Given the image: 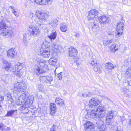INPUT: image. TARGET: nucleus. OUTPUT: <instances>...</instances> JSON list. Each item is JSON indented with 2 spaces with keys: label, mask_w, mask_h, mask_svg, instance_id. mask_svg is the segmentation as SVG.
<instances>
[{
  "label": "nucleus",
  "mask_w": 131,
  "mask_h": 131,
  "mask_svg": "<svg viewBox=\"0 0 131 131\" xmlns=\"http://www.w3.org/2000/svg\"><path fill=\"white\" fill-rule=\"evenodd\" d=\"M2 62L3 63V68L7 71L14 72L15 70L21 69L23 68V63L18 62L16 63L15 66L12 67L10 63L6 60L3 59Z\"/></svg>",
  "instance_id": "nucleus-1"
},
{
  "label": "nucleus",
  "mask_w": 131,
  "mask_h": 131,
  "mask_svg": "<svg viewBox=\"0 0 131 131\" xmlns=\"http://www.w3.org/2000/svg\"><path fill=\"white\" fill-rule=\"evenodd\" d=\"M3 29L1 34L5 36L11 37L14 35V33L11 28L7 27L4 21L2 20L0 22V30Z\"/></svg>",
  "instance_id": "nucleus-2"
},
{
  "label": "nucleus",
  "mask_w": 131,
  "mask_h": 131,
  "mask_svg": "<svg viewBox=\"0 0 131 131\" xmlns=\"http://www.w3.org/2000/svg\"><path fill=\"white\" fill-rule=\"evenodd\" d=\"M14 86L13 92L17 94L19 92H24L26 88V84L24 81L15 83Z\"/></svg>",
  "instance_id": "nucleus-3"
},
{
  "label": "nucleus",
  "mask_w": 131,
  "mask_h": 131,
  "mask_svg": "<svg viewBox=\"0 0 131 131\" xmlns=\"http://www.w3.org/2000/svg\"><path fill=\"white\" fill-rule=\"evenodd\" d=\"M89 65L94 71L99 73L101 72L102 71L101 66L99 63V61L97 60L93 59L90 62Z\"/></svg>",
  "instance_id": "nucleus-4"
},
{
  "label": "nucleus",
  "mask_w": 131,
  "mask_h": 131,
  "mask_svg": "<svg viewBox=\"0 0 131 131\" xmlns=\"http://www.w3.org/2000/svg\"><path fill=\"white\" fill-rule=\"evenodd\" d=\"M29 32L31 36L36 37L40 34V30L38 28L34 26L30 25L29 26Z\"/></svg>",
  "instance_id": "nucleus-5"
},
{
  "label": "nucleus",
  "mask_w": 131,
  "mask_h": 131,
  "mask_svg": "<svg viewBox=\"0 0 131 131\" xmlns=\"http://www.w3.org/2000/svg\"><path fill=\"white\" fill-rule=\"evenodd\" d=\"M114 112L113 111H111L107 113L106 121L107 125H111L113 123L114 121V120L113 119Z\"/></svg>",
  "instance_id": "nucleus-6"
},
{
  "label": "nucleus",
  "mask_w": 131,
  "mask_h": 131,
  "mask_svg": "<svg viewBox=\"0 0 131 131\" xmlns=\"http://www.w3.org/2000/svg\"><path fill=\"white\" fill-rule=\"evenodd\" d=\"M99 12L95 9H92L88 12V18L89 20H92L98 17Z\"/></svg>",
  "instance_id": "nucleus-7"
},
{
  "label": "nucleus",
  "mask_w": 131,
  "mask_h": 131,
  "mask_svg": "<svg viewBox=\"0 0 131 131\" xmlns=\"http://www.w3.org/2000/svg\"><path fill=\"white\" fill-rule=\"evenodd\" d=\"M99 22L102 24H106L109 23L110 21V17L105 15H102L98 18Z\"/></svg>",
  "instance_id": "nucleus-8"
},
{
  "label": "nucleus",
  "mask_w": 131,
  "mask_h": 131,
  "mask_svg": "<svg viewBox=\"0 0 131 131\" xmlns=\"http://www.w3.org/2000/svg\"><path fill=\"white\" fill-rule=\"evenodd\" d=\"M124 25L123 22H120L117 24L116 30L118 32L116 36V37H120L122 35L123 31Z\"/></svg>",
  "instance_id": "nucleus-9"
},
{
  "label": "nucleus",
  "mask_w": 131,
  "mask_h": 131,
  "mask_svg": "<svg viewBox=\"0 0 131 131\" xmlns=\"http://www.w3.org/2000/svg\"><path fill=\"white\" fill-rule=\"evenodd\" d=\"M46 42H43L42 45V47L40 49V53L42 55L45 57H48L50 56V52L45 49L48 47V46H45V43Z\"/></svg>",
  "instance_id": "nucleus-10"
},
{
  "label": "nucleus",
  "mask_w": 131,
  "mask_h": 131,
  "mask_svg": "<svg viewBox=\"0 0 131 131\" xmlns=\"http://www.w3.org/2000/svg\"><path fill=\"white\" fill-rule=\"evenodd\" d=\"M96 114L99 116V118H101L105 115V108L102 106H99L97 108L96 110Z\"/></svg>",
  "instance_id": "nucleus-11"
},
{
  "label": "nucleus",
  "mask_w": 131,
  "mask_h": 131,
  "mask_svg": "<svg viewBox=\"0 0 131 131\" xmlns=\"http://www.w3.org/2000/svg\"><path fill=\"white\" fill-rule=\"evenodd\" d=\"M85 131H91L94 130L95 126L91 122L87 121L84 125Z\"/></svg>",
  "instance_id": "nucleus-12"
},
{
  "label": "nucleus",
  "mask_w": 131,
  "mask_h": 131,
  "mask_svg": "<svg viewBox=\"0 0 131 131\" xmlns=\"http://www.w3.org/2000/svg\"><path fill=\"white\" fill-rule=\"evenodd\" d=\"M100 103L99 101L97 99L92 98L89 101V106L91 108H93L97 105Z\"/></svg>",
  "instance_id": "nucleus-13"
},
{
  "label": "nucleus",
  "mask_w": 131,
  "mask_h": 131,
  "mask_svg": "<svg viewBox=\"0 0 131 131\" xmlns=\"http://www.w3.org/2000/svg\"><path fill=\"white\" fill-rule=\"evenodd\" d=\"M46 13L41 11L37 10L36 11L35 15L36 17L38 19L41 20L45 19Z\"/></svg>",
  "instance_id": "nucleus-14"
},
{
  "label": "nucleus",
  "mask_w": 131,
  "mask_h": 131,
  "mask_svg": "<svg viewBox=\"0 0 131 131\" xmlns=\"http://www.w3.org/2000/svg\"><path fill=\"white\" fill-rule=\"evenodd\" d=\"M16 53L15 49L14 48H12L8 51L7 55L9 57L12 58L16 56Z\"/></svg>",
  "instance_id": "nucleus-15"
},
{
  "label": "nucleus",
  "mask_w": 131,
  "mask_h": 131,
  "mask_svg": "<svg viewBox=\"0 0 131 131\" xmlns=\"http://www.w3.org/2000/svg\"><path fill=\"white\" fill-rule=\"evenodd\" d=\"M78 53L76 49L72 47H70L69 48V55L70 57L75 56Z\"/></svg>",
  "instance_id": "nucleus-16"
},
{
  "label": "nucleus",
  "mask_w": 131,
  "mask_h": 131,
  "mask_svg": "<svg viewBox=\"0 0 131 131\" xmlns=\"http://www.w3.org/2000/svg\"><path fill=\"white\" fill-rule=\"evenodd\" d=\"M34 100V96L32 95L29 96L28 97L27 99L25 101V105L27 106H29L31 105Z\"/></svg>",
  "instance_id": "nucleus-17"
},
{
  "label": "nucleus",
  "mask_w": 131,
  "mask_h": 131,
  "mask_svg": "<svg viewBox=\"0 0 131 131\" xmlns=\"http://www.w3.org/2000/svg\"><path fill=\"white\" fill-rule=\"evenodd\" d=\"M51 48L53 52L54 53H58L60 51V47L58 44L52 45L51 46Z\"/></svg>",
  "instance_id": "nucleus-18"
},
{
  "label": "nucleus",
  "mask_w": 131,
  "mask_h": 131,
  "mask_svg": "<svg viewBox=\"0 0 131 131\" xmlns=\"http://www.w3.org/2000/svg\"><path fill=\"white\" fill-rule=\"evenodd\" d=\"M50 113L52 115L55 114L56 111V104L54 103H51L50 106Z\"/></svg>",
  "instance_id": "nucleus-19"
},
{
  "label": "nucleus",
  "mask_w": 131,
  "mask_h": 131,
  "mask_svg": "<svg viewBox=\"0 0 131 131\" xmlns=\"http://www.w3.org/2000/svg\"><path fill=\"white\" fill-rule=\"evenodd\" d=\"M124 75L125 77L128 78H131V67H128L126 70Z\"/></svg>",
  "instance_id": "nucleus-20"
},
{
  "label": "nucleus",
  "mask_w": 131,
  "mask_h": 131,
  "mask_svg": "<svg viewBox=\"0 0 131 131\" xmlns=\"http://www.w3.org/2000/svg\"><path fill=\"white\" fill-rule=\"evenodd\" d=\"M55 102L57 104L61 106L64 104L63 100L60 97L57 98L55 99Z\"/></svg>",
  "instance_id": "nucleus-21"
},
{
  "label": "nucleus",
  "mask_w": 131,
  "mask_h": 131,
  "mask_svg": "<svg viewBox=\"0 0 131 131\" xmlns=\"http://www.w3.org/2000/svg\"><path fill=\"white\" fill-rule=\"evenodd\" d=\"M17 110H10L8 111L6 115L7 116H13L17 114Z\"/></svg>",
  "instance_id": "nucleus-22"
},
{
  "label": "nucleus",
  "mask_w": 131,
  "mask_h": 131,
  "mask_svg": "<svg viewBox=\"0 0 131 131\" xmlns=\"http://www.w3.org/2000/svg\"><path fill=\"white\" fill-rule=\"evenodd\" d=\"M52 0H34L36 3L41 5H43L45 4L47 2L50 1Z\"/></svg>",
  "instance_id": "nucleus-23"
},
{
  "label": "nucleus",
  "mask_w": 131,
  "mask_h": 131,
  "mask_svg": "<svg viewBox=\"0 0 131 131\" xmlns=\"http://www.w3.org/2000/svg\"><path fill=\"white\" fill-rule=\"evenodd\" d=\"M89 115L90 118H99V116L96 114V110H95L93 109L92 110Z\"/></svg>",
  "instance_id": "nucleus-24"
},
{
  "label": "nucleus",
  "mask_w": 131,
  "mask_h": 131,
  "mask_svg": "<svg viewBox=\"0 0 131 131\" xmlns=\"http://www.w3.org/2000/svg\"><path fill=\"white\" fill-rule=\"evenodd\" d=\"M21 69H19L17 70V69L15 70V71L13 72L14 74H15L16 76L19 77H23L24 76V73L22 71L20 72V70Z\"/></svg>",
  "instance_id": "nucleus-25"
},
{
  "label": "nucleus",
  "mask_w": 131,
  "mask_h": 131,
  "mask_svg": "<svg viewBox=\"0 0 131 131\" xmlns=\"http://www.w3.org/2000/svg\"><path fill=\"white\" fill-rule=\"evenodd\" d=\"M49 25L53 27L56 26L58 24V20L56 19H52L48 22Z\"/></svg>",
  "instance_id": "nucleus-26"
},
{
  "label": "nucleus",
  "mask_w": 131,
  "mask_h": 131,
  "mask_svg": "<svg viewBox=\"0 0 131 131\" xmlns=\"http://www.w3.org/2000/svg\"><path fill=\"white\" fill-rule=\"evenodd\" d=\"M60 29L62 32H65L67 30V25L65 24L62 23L60 25Z\"/></svg>",
  "instance_id": "nucleus-27"
},
{
  "label": "nucleus",
  "mask_w": 131,
  "mask_h": 131,
  "mask_svg": "<svg viewBox=\"0 0 131 131\" xmlns=\"http://www.w3.org/2000/svg\"><path fill=\"white\" fill-rule=\"evenodd\" d=\"M105 66L106 69H107L111 70L113 69L114 68L113 64L110 62L106 63Z\"/></svg>",
  "instance_id": "nucleus-28"
},
{
  "label": "nucleus",
  "mask_w": 131,
  "mask_h": 131,
  "mask_svg": "<svg viewBox=\"0 0 131 131\" xmlns=\"http://www.w3.org/2000/svg\"><path fill=\"white\" fill-rule=\"evenodd\" d=\"M34 71L35 73L38 75H39L42 73V71L37 66L35 68Z\"/></svg>",
  "instance_id": "nucleus-29"
},
{
  "label": "nucleus",
  "mask_w": 131,
  "mask_h": 131,
  "mask_svg": "<svg viewBox=\"0 0 131 131\" xmlns=\"http://www.w3.org/2000/svg\"><path fill=\"white\" fill-rule=\"evenodd\" d=\"M57 34V33L56 31H53L50 35L48 36V37L51 40L52 39H54L56 38Z\"/></svg>",
  "instance_id": "nucleus-30"
},
{
  "label": "nucleus",
  "mask_w": 131,
  "mask_h": 131,
  "mask_svg": "<svg viewBox=\"0 0 131 131\" xmlns=\"http://www.w3.org/2000/svg\"><path fill=\"white\" fill-rule=\"evenodd\" d=\"M46 83L50 84H51V82L53 80V78L50 75H46Z\"/></svg>",
  "instance_id": "nucleus-31"
},
{
  "label": "nucleus",
  "mask_w": 131,
  "mask_h": 131,
  "mask_svg": "<svg viewBox=\"0 0 131 131\" xmlns=\"http://www.w3.org/2000/svg\"><path fill=\"white\" fill-rule=\"evenodd\" d=\"M80 63L81 62L79 60H77V62H74L73 64V68L75 69H78Z\"/></svg>",
  "instance_id": "nucleus-32"
},
{
  "label": "nucleus",
  "mask_w": 131,
  "mask_h": 131,
  "mask_svg": "<svg viewBox=\"0 0 131 131\" xmlns=\"http://www.w3.org/2000/svg\"><path fill=\"white\" fill-rule=\"evenodd\" d=\"M9 12L8 14L5 13V15H4V19L7 22H9L10 21V19L9 16Z\"/></svg>",
  "instance_id": "nucleus-33"
},
{
  "label": "nucleus",
  "mask_w": 131,
  "mask_h": 131,
  "mask_svg": "<svg viewBox=\"0 0 131 131\" xmlns=\"http://www.w3.org/2000/svg\"><path fill=\"white\" fill-rule=\"evenodd\" d=\"M57 61L56 59L51 58L49 60V62L50 64L54 66L56 65Z\"/></svg>",
  "instance_id": "nucleus-34"
},
{
  "label": "nucleus",
  "mask_w": 131,
  "mask_h": 131,
  "mask_svg": "<svg viewBox=\"0 0 131 131\" xmlns=\"http://www.w3.org/2000/svg\"><path fill=\"white\" fill-rule=\"evenodd\" d=\"M109 48L110 50L113 52H115L118 49L117 48L115 44H113L110 46Z\"/></svg>",
  "instance_id": "nucleus-35"
},
{
  "label": "nucleus",
  "mask_w": 131,
  "mask_h": 131,
  "mask_svg": "<svg viewBox=\"0 0 131 131\" xmlns=\"http://www.w3.org/2000/svg\"><path fill=\"white\" fill-rule=\"evenodd\" d=\"M40 65L42 66V70L44 72H45L46 71L48 70V69L47 68V65L45 64L44 63H40Z\"/></svg>",
  "instance_id": "nucleus-36"
},
{
  "label": "nucleus",
  "mask_w": 131,
  "mask_h": 131,
  "mask_svg": "<svg viewBox=\"0 0 131 131\" xmlns=\"http://www.w3.org/2000/svg\"><path fill=\"white\" fill-rule=\"evenodd\" d=\"M27 96H26V94L25 92L21 94L19 97L20 99L22 100L23 102L25 100Z\"/></svg>",
  "instance_id": "nucleus-37"
},
{
  "label": "nucleus",
  "mask_w": 131,
  "mask_h": 131,
  "mask_svg": "<svg viewBox=\"0 0 131 131\" xmlns=\"http://www.w3.org/2000/svg\"><path fill=\"white\" fill-rule=\"evenodd\" d=\"M6 96L7 100L8 101H9L10 102V103L12 104L14 101V100L11 94L9 93H7Z\"/></svg>",
  "instance_id": "nucleus-38"
},
{
  "label": "nucleus",
  "mask_w": 131,
  "mask_h": 131,
  "mask_svg": "<svg viewBox=\"0 0 131 131\" xmlns=\"http://www.w3.org/2000/svg\"><path fill=\"white\" fill-rule=\"evenodd\" d=\"M123 92L126 96H128L129 94H130V92L127 89L124 88L123 90Z\"/></svg>",
  "instance_id": "nucleus-39"
},
{
  "label": "nucleus",
  "mask_w": 131,
  "mask_h": 131,
  "mask_svg": "<svg viewBox=\"0 0 131 131\" xmlns=\"http://www.w3.org/2000/svg\"><path fill=\"white\" fill-rule=\"evenodd\" d=\"M11 76L9 74H6L3 75L2 77V79L4 81H7L8 80L9 78H10Z\"/></svg>",
  "instance_id": "nucleus-40"
},
{
  "label": "nucleus",
  "mask_w": 131,
  "mask_h": 131,
  "mask_svg": "<svg viewBox=\"0 0 131 131\" xmlns=\"http://www.w3.org/2000/svg\"><path fill=\"white\" fill-rule=\"evenodd\" d=\"M6 126L2 123H0V130L2 131L7 130L5 128Z\"/></svg>",
  "instance_id": "nucleus-41"
},
{
  "label": "nucleus",
  "mask_w": 131,
  "mask_h": 131,
  "mask_svg": "<svg viewBox=\"0 0 131 131\" xmlns=\"http://www.w3.org/2000/svg\"><path fill=\"white\" fill-rule=\"evenodd\" d=\"M23 102L22 100L20 99L18 97L17 99L16 100V103L17 105H21Z\"/></svg>",
  "instance_id": "nucleus-42"
},
{
  "label": "nucleus",
  "mask_w": 131,
  "mask_h": 131,
  "mask_svg": "<svg viewBox=\"0 0 131 131\" xmlns=\"http://www.w3.org/2000/svg\"><path fill=\"white\" fill-rule=\"evenodd\" d=\"M46 75L41 76L40 77L39 79L40 80V81L42 82L46 83Z\"/></svg>",
  "instance_id": "nucleus-43"
},
{
  "label": "nucleus",
  "mask_w": 131,
  "mask_h": 131,
  "mask_svg": "<svg viewBox=\"0 0 131 131\" xmlns=\"http://www.w3.org/2000/svg\"><path fill=\"white\" fill-rule=\"evenodd\" d=\"M92 94H91L90 92H88L87 93H84L82 94V96L84 97H85L87 96H90Z\"/></svg>",
  "instance_id": "nucleus-44"
},
{
  "label": "nucleus",
  "mask_w": 131,
  "mask_h": 131,
  "mask_svg": "<svg viewBox=\"0 0 131 131\" xmlns=\"http://www.w3.org/2000/svg\"><path fill=\"white\" fill-rule=\"evenodd\" d=\"M115 32L114 31H111L108 32V35L111 36V37L114 38V35L115 34Z\"/></svg>",
  "instance_id": "nucleus-45"
},
{
  "label": "nucleus",
  "mask_w": 131,
  "mask_h": 131,
  "mask_svg": "<svg viewBox=\"0 0 131 131\" xmlns=\"http://www.w3.org/2000/svg\"><path fill=\"white\" fill-rule=\"evenodd\" d=\"M16 10H12V13L14 14L16 17H18L19 16Z\"/></svg>",
  "instance_id": "nucleus-46"
},
{
  "label": "nucleus",
  "mask_w": 131,
  "mask_h": 131,
  "mask_svg": "<svg viewBox=\"0 0 131 131\" xmlns=\"http://www.w3.org/2000/svg\"><path fill=\"white\" fill-rule=\"evenodd\" d=\"M56 126L53 125L50 128V131H56Z\"/></svg>",
  "instance_id": "nucleus-47"
},
{
  "label": "nucleus",
  "mask_w": 131,
  "mask_h": 131,
  "mask_svg": "<svg viewBox=\"0 0 131 131\" xmlns=\"http://www.w3.org/2000/svg\"><path fill=\"white\" fill-rule=\"evenodd\" d=\"M38 89L40 91H42L43 89V87L42 85L41 84H39L38 85Z\"/></svg>",
  "instance_id": "nucleus-48"
},
{
  "label": "nucleus",
  "mask_w": 131,
  "mask_h": 131,
  "mask_svg": "<svg viewBox=\"0 0 131 131\" xmlns=\"http://www.w3.org/2000/svg\"><path fill=\"white\" fill-rule=\"evenodd\" d=\"M24 44L26 46H27L28 44V43L27 42L26 39H25L24 38Z\"/></svg>",
  "instance_id": "nucleus-49"
},
{
  "label": "nucleus",
  "mask_w": 131,
  "mask_h": 131,
  "mask_svg": "<svg viewBox=\"0 0 131 131\" xmlns=\"http://www.w3.org/2000/svg\"><path fill=\"white\" fill-rule=\"evenodd\" d=\"M93 26H92V27H95V26H96L97 27H96L97 28V27H99V25H98L97 24H96L95 23H91V24H93Z\"/></svg>",
  "instance_id": "nucleus-50"
},
{
  "label": "nucleus",
  "mask_w": 131,
  "mask_h": 131,
  "mask_svg": "<svg viewBox=\"0 0 131 131\" xmlns=\"http://www.w3.org/2000/svg\"><path fill=\"white\" fill-rule=\"evenodd\" d=\"M58 77L59 78V80H61L62 79V76L61 74V72L60 73L58 74Z\"/></svg>",
  "instance_id": "nucleus-51"
},
{
  "label": "nucleus",
  "mask_w": 131,
  "mask_h": 131,
  "mask_svg": "<svg viewBox=\"0 0 131 131\" xmlns=\"http://www.w3.org/2000/svg\"><path fill=\"white\" fill-rule=\"evenodd\" d=\"M80 35L78 33H76L74 35V36L76 38H79L80 37Z\"/></svg>",
  "instance_id": "nucleus-52"
},
{
  "label": "nucleus",
  "mask_w": 131,
  "mask_h": 131,
  "mask_svg": "<svg viewBox=\"0 0 131 131\" xmlns=\"http://www.w3.org/2000/svg\"><path fill=\"white\" fill-rule=\"evenodd\" d=\"M101 128L102 129V130L104 131L106 129V127L104 125H102L101 126Z\"/></svg>",
  "instance_id": "nucleus-53"
},
{
  "label": "nucleus",
  "mask_w": 131,
  "mask_h": 131,
  "mask_svg": "<svg viewBox=\"0 0 131 131\" xmlns=\"http://www.w3.org/2000/svg\"><path fill=\"white\" fill-rule=\"evenodd\" d=\"M109 44V43L108 40L105 41L104 42V44L105 46H106Z\"/></svg>",
  "instance_id": "nucleus-54"
},
{
  "label": "nucleus",
  "mask_w": 131,
  "mask_h": 131,
  "mask_svg": "<svg viewBox=\"0 0 131 131\" xmlns=\"http://www.w3.org/2000/svg\"><path fill=\"white\" fill-rule=\"evenodd\" d=\"M4 99V96L0 94V101H3Z\"/></svg>",
  "instance_id": "nucleus-55"
},
{
  "label": "nucleus",
  "mask_w": 131,
  "mask_h": 131,
  "mask_svg": "<svg viewBox=\"0 0 131 131\" xmlns=\"http://www.w3.org/2000/svg\"><path fill=\"white\" fill-rule=\"evenodd\" d=\"M34 15V14L32 13H30L29 15V16L30 18H32Z\"/></svg>",
  "instance_id": "nucleus-56"
},
{
  "label": "nucleus",
  "mask_w": 131,
  "mask_h": 131,
  "mask_svg": "<svg viewBox=\"0 0 131 131\" xmlns=\"http://www.w3.org/2000/svg\"><path fill=\"white\" fill-rule=\"evenodd\" d=\"M9 8H10L12 10H16L15 8V7L13 6H10L9 7Z\"/></svg>",
  "instance_id": "nucleus-57"
},
{
  "label": "nucleus",
  "mask_w": 131,
  "mask_h": 131,
  "mask_svg": "<svg viewBox=\"0 0 131 131\" xmlns=\"http://www.w3.org/2000/svg\"><path fill=\"white\" fill-rule=\"evenodd\" d=\"M127 84L129 86H131V81H128L127 82Z\"/></svg>",
  "instance_id": "nucleus-58"
},
{
  "label": "nucleus",
  "mask_w": 131,
  "mask_h": 131,
  "mask_svg": "<svg viewBox=\"0 0 131 131\" xmlns=\"http://www.w3.org/2000/svg\"><path fill=\"white\" fill-rule=\"evenodd\" d=\"M116 131H123V130L121 128L118 127Z\"/></svg>",
  "instance_id": "nucleus-59"
},
{
  "label": "nucleus",
  "mask_w": 131,
  "mask_h": 131,
  "mask_svg": "<svg viewBox=\"0 0 131 131\" xmlns=\"http://www.w3.org/2000/svg\"><path fill=\"white\" fill-rule=\"evenodd\" d=\"M108 42H109V44L111 43H112L114 41L113 39H112L110 40H108Z\"/></svg>",
  "instance_id": "nucleus-60"
},
{
  "label": "nucleus",
  "mask_w": 131,
  "mask_h": 131,
  "mask_svg": "<svg viewBox=\"0 0 131 131\" xmlns=\"http://www.w3.org/2000/svg\"><path fill=\"white\" fill-rule=\"evenodd\" d=\"M129 125H131V119L129 121Z\"/></svg>",
  "instance_id": "nucleus-61"
},
{
  "label": "nucleus",
  "mask_w": 131,
  "mask_h": 131,
  "mask_svg": "<svg viewBox=\"0 0 131 131\" xmlns=\"http://www.w3.org/2000/svg\"><path fill=\"white\" fill-rule=\"evenodd\" d=\"M10 130V128L8 127H7V130Z\"/></svg>",
  "instance_id": "nucleus-62"
},
{
  "label": "nucleus",
  "mask_w": 131,
  "mask_h": 131,
  "mask_svg": "<svg viewBox=\"0 0 131 131\" xmlns=\"http://www.w3.org/2000/svg\"><path fill=\"white\" fill-rule=\"evenodd\" d=\"M89 115V114L88 113L86 115V116H87L88 115Z\"/></svg>",
  "instance_id": "nucleus-63"
},
{
  "label": "nucleus",
  "mask_w": 131,
  "mask_h": 131,
  "mask_svg": "<svg viewBox=\"0 0 131 131\" xmlns=\"http://www.w3.org/2000/svg\"><path fill=\"white\" fill-rule=\"evenodd\" d=\"M91 131H94V130H91Z\"/></svg>",
  "instance_id": "nucleus-64"
}]
</instances>
